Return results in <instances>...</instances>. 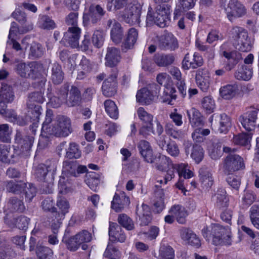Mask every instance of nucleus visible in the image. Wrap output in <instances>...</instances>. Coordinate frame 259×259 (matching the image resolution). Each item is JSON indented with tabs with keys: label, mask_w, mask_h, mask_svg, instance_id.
<instances>
[{
	"label": "nucleus",
	"mask_w": 259,
	"mask_h": 259,
	"mask_svg": "<svg viewBox=\"0 0 259 259\" xmlns=\"http://www.w3.org/2000/svg\"><path fill=\"white\" fill-rule=\"evenodd\" d=\"M214 116V115H212L209 118V121L211 122L212 128L220 133H227L232 125L230 118L225 113L221 114L215 116V120L213 122Z\"/></svg>",
	"instance_id": "obj_12"
},
{
	"label": "nucleus",
	"mask_w": 259,
	"mask_h": 259,
	"mask_svg": "<svg viewBox=\"0 0 259 259\" xmlns=\"http://www.w3.org/2000/svg\"><path fill=\"white\" fill-rule=\"evenodd\" d=\"M105 40V35L103 31L96 30L92 37V42L97 48H100L103 45Z\"/></svg>",
	"instance_id": "obj_49"
},
{
	"label": "nucleus",
	"mask_w": 259,
	"mask_h": 259,
	"mask_svg": "<svg viewBox=\"0 0 259 259\" xmlns=\"http://www.w3.org/2000/svg\"><path fill=\"white\" fill-rule=\"evenodd\" d=\"M238 87L236 84H227L220 89L221 96L225 99L229 100L235 96Z\"/></svg>",
	"instance_id": "obj_36"
},
{
	"label": "nucleus",
	"mask_w": 259,
	"mask_h": 259,
	"mask_svg": "<svg viewBox=\"0 0 259 259\" xmlns=\"http://www.w3.org/2000/svg\"><path fill=\"white\" fill-rule=\"evenodd\" d=\"M57 206L59 209L55 212V219L56 222L61 223V220L64 218L65 215L68 212L70 205L68 201L64 197L58 196L57 201Z\"/></svg>",
	"instance_id": "obj_23"
},
{
	"label": "nucleus",
	"mask_w": 259,
	"mask_h": 259,
	"mask_svg": "<svg viewBox=\"0 0 259 259\" xmlns=\"http://www.w3.org/2000/svg\"><path fill=\"white\" fill-rule=\"evenodd\" d=\"M204 153V150L201 146L197 144L194 145L192 149L191 157L196 163L198 164L203 160Z\"/></svg>",
	"instance_id": "obj_46"
},
{
	"label": "nucleus",
	"mask_w": 259,
	"mask_h": 259,
	"mask_svg": "<svg viewBox=\"0 0 259 259\" xmlns=\"http://www.w3.org/2000/svg\"><path fill=\"white\" fill-rule=\"evenodd\" d=\"M11 131L8 124L0 125V141L9 142L10 141Z\"/></svg>",
	"instance_id": "obj_64"
},
{
	"label": "nucleus",
	"mask_w": 259,
	"mask_h": 259,
	"mask_svg": "<svg viewBox=\"0 0 259 259\" xmlns=\"http://www.w3.org/2000/svg\"><path fill=\"white\" fill-rule=\"evenodd\" d=\"M188 164L181 163L176 166L177 171L180 177L185 179H189L193 176V172L187 168Z\"/></svg>",
	"instance_id": "obj_58"
},
{
	"label": "nucleus",
	"mask_w": 259,
	"mask_h": 259,
	"mask_svg": "<svg viewBox=\"0 0 259 259\" xmlns=\"http://www.w3.org/2000/svg\"><path fill=\"white\" fill-rule=\"evenodd\" d=\"M80 33L81 29L77 26L69 27L67 31L64 33L63 41L72 48H77L79 46Z\"/></svg>",
	"instance_id": "obj_18"
},
{
	"label": "nucleus",
	"mask_w": 259,
	"mask_h": 259,
	"mask_svg": "<svg viewBox=\"0 0 259 259\" xmlns=\"http://www.w3.org/2000/svg\"><path fill=\"white\" fill-rule=\"evenodd\" d=\"M239 120L246 131H252L259 125L258 112L255 110L247 111L239 117Z\"/></svg>",
	"instance_id": "obj_14"
},
{
	"label": "nucleus",
	"mask_w": 259,
	"mask_h": 259,
	"mask_svg": "<svg viewBox=\"0 0 259 259\" xmlns=\"http://www.w3.org/2000/svg\"><path fill=\"white\" fill-rule=\"evenodd\" d=\"M72 132L70 119L64 115H58L52 125L50 135L56 137H66Z\"/></svg>",
	"instance_id": "obj_6"
},
{
	"label": "nucleus",
	"mask_w": 259,
	"mask_h": 259,
	"mask_svg": "<svg viewBox=\"0 0 259 259\" xmlns=\"http://www.w3.org/2000/svg\"><path fill=\"white\" fill-rule=\"evenodd\" d=\"M104 107L108 115L112 118L116 119L118 117V109L115 102L111 100L104 102Z\"/></svg>",
	"instance_id": "obj_41"
},
{
	"label": "nucleus",
	"mask_w": 259,
	"mask_h": 259,
	"mask_svg": "<svg viewBox=\"0 0 259 259\" xmlns=\"http://www.w3.org/2000/svg\"><path fill=\"white\" fill-rule=\"evenodd\" d=\"M170 6L164 4L157 5L155 12H152V8L149 7L146 18L147 25L155 24L161 28L165 27L170 21Z\"/></svg>",
	"instance_id": "obj_2"
},
{
	"label": "nucleus",
	"mask_w": 259,
	"mask_h": 259,
	"mask_svg": "<svg viewBox=\"0 0 259 259\" xmlns=\"http://www.w3.org/2000/svg\"><path fill=\"white\" fill-rule=\"evenodd\" d=\"M44 52L45 49L40 44L33 42L30 47L29 57L32 59L39 58L44 55Z\"/></svg>",
	"instance_id": "obj_38"
},
{
	"label": "nucleus",
	"mask_w": 259,
	"mask_h": 259,
	"mask_svg": "<svg viewBox=\"0 0 259 259\" xmlns=\"http://www.w3.org/2000/svg\"><path fill=\"white\" fill-rule=\"evenodd\" d=\"M174 250L170 246H163L159 250V257L161 259H174Z\"/></svg>",
	"instance_id": "obj_63"
},
{
	"label": "nucleus",
	"mask_w": 259,
	"mask_h": 259,
	"mask_svg": "<svg viewBox=\"0 0 259 259\" xmlns=\"http://www.w3.org/2000/svg\"><path fill=\"white\" fill-rule=\"evenodd\" d=\"M118 70L117 68L111 69V74L103 82L102 87L103 94L107 97L114 96L117 92V78Z\"/></svg>",
	"instance_id": "obj_11"
},
{
	"label": "nucleus",
	"mask_w": 259,
	"mask_h": 259,
	"mask_svg": "<svg viewBox=\"0 0 259 259\" xmlns=\"http://www.w3.org/2000/svg\"><path fill=\"white\" fill-rule=\"evenodd\" d=\"M139 134L145 138L152 135H155L153 122L141 124V127L139 130Z\"/></svg>",
	"instance_id": "obj_62"
},
{
	"label": "nucleus",
	"mask_w": 259,
	"mask_h": 259,
	"mask_svg": "<svg viewBox=\"0 0 259 259\" xmlns=\"http://www.w3.org/2000/svg\"><path fill=\"white\" fill-rule=\"evenodd\" d=\"M56 170V166L54 163L48 166L41 163L35 168L34 175L37 181L41 182L47 180L49 176L54 177Z\"/></svg>",
	"instance_id": "obj_16"
},
{
	"label": "nucleus",
	"mask_w": 259,
	"mask_h": 259,
	"mask_svg": "<svg viewBox=\"0 0 259 259\" xmlns=\"http://www.w3.org/2000/svg\"><path fill=\"white\" fill-rule=\"evenodd\" d=\"M200 181L206 188H210L213 184V179L209 168L206 166H202L199 171Z\"/></svg>",
	"instance_id": "obj_28"
},
{
	"label": "nucleus",
	"mask_w": 259,
	"mask_h": 259,
	"mask_svg": "<svg viewBox=\"0 0 259 259\" xmlns=\"http://www.w3.org/2000/svg\"><path fill=\"white\" fill-rule=\"evenodd\" d=\"M15 95L11 85L2 83L0 89V100L11 103L14 100Z\"/></svg>",
	"instance_id": "obj_29"
},
{
	"label": "nucleus",
	"mask_w": 259,
	"mask_h": 259,
	"mask_svg": "<svg viewBox=\"0 0 259 259\" xmlns=\"http://www.w3.org/2000/svg\"><path fill=\"white\" fill-rule=\"evenodd\" d=\"M235 152L228 153V155L224 159L223 170L226 175H230L244 167L243 159Z\"/></svg>",
	"instance_id": "obj_8"
},
{
	"label": "nucleus",
	"mask_w": 259,
	"mask_h": 259,
	"mask_svg": "<svg viewBox=\"0 0 259 259\" xmlns=\"http://www.w3.org/2000/svg\"><path fill=\"white\" fill-rule=\"evenodd\" d=\"M42 67V64L37 62H31L28 63L21 62L16 65L15 70L21 77L32 78Z\"/></svg>",
	"instance_id": "obj_9"
},
{
	"label": "nucleus",
	"mask_w": 259,
	"mask_h": 259,
	"mask_svg": "<svg viewBox=\"0 0 259 259\" xmlns=\"http://www.w3.org/2000/svg\"><path fill=\"white\" fill-rule=\"evenodd\" d=\"M160 87L155 83L150 84L147 88H143L138 91L137 101L142 105H149L157 98Z\"/></svg>",
	"instance_id": "obj_7"
},
{
	"label": "nucleus",
	"mask_w": 259,
	"mask_h": 259,
	"mask_svg": "<svg viewBox=\"0 0 259 259\" xmlns=\"http://www.w3.org/2000/svg\"><path fill=\"white\" fill-rule=\"evenodd\" d=\"M40 104L34 102L33 106L32 108H28L29 110L27 118H29L33 122L38 121L39 116L41 114L40 109L41 108Z\"/></svg>",
	"instance_id": "obj_45"
},
{
	"label": "nucleus",
	"mask_w": 259,
	"mask_h": 259,
	"mask_svg": "<svg viewBox=\"0 0 259 259\" xmlns=\"http://www.w3.org/2000/svg\"><path fill=\"white\" fill-rule=\"evenodd\" d=\"M169 212L175 216L179 223L184 224L186 223V218L188 215V213L185 208L181 205H175L172 206Z\"/></svg>",
	"instance_id": "obj_32"
},
{
	"label": "nucleus",
	"mask_w": 259,
	"mask_h": 259,
	"mask_svg": "<svg viewBox=\"0 0 259 259\" xmlns=\"http://www.w3.org/2000/svg\"><path fill=\"white\" fill-rule=\"evenodd\" d=\"M33 140L34 138L33 137L28 136H25L20 140V150L22 156L27 157L29 155Z\"/></svg>",
	"instance_id": "obj_34"
},
{
	"label": "nucleus",
	"mask_w": 259,
	"mask_h": 259,
	"mask_svg": "<svg viewBox=\"0 0 259 259\" xmlns=\"http://www.w3.org/2000/svg\"><path fill=\"white\" fill-rule=\"evenodd\" d=\"M137 148L145 161L149 163L153 162V151L148 141L141 140L138 144Z\"/></svg>",
	"instance_id": "obj_25"
},
{
	"label": "nucleus",
	"mask_w": 259,
	"mask_h": 259,
	"mask_svg": "<svg viewBox=\"0 0 259 259\" xmlns=\"http://www.w3.org/2000/svg\"><path fill=\"white\" fill-rule=\"evenodd\" d=\"M252 138L251 133H241L234 136L233 143L235 145L249 147V143Z\"/></svg>",
	"instance_id": "obj_39"
},
{
	"label": "nucleus",
	"mask_w": 259,
	"mask_h": 259,
	"mask_svg": "<svg viewBox=\"0 0 259 259\" xmlns=\"http://www.w3.org/2000/svg\"><path fill=\"white\" fill-rule=\"evenodd\" d=\"M215 200V205L219 208L227 207L229 200L226 196V192L224 190H219L214 196Z\"/></svg>",
	"instance_id": "obj_42"
},
{
	"label": "nucleus",
	"mask_w": 259,
	"mask_h": 259,
	"mask_svg": "<svg viewBox=\"0 0 259 259\" xmlns=\"http://www.w3.org/2000/svg\"><path fill=\"white\" fill-rule=\"evenodd\" d=\"M109 235L112 241L124 242L126 239V235L121 226L116 223L110 222Z\"/></svg>",
	"instance_id": "obj_24"
},
{
	"label": "nucleus",
	"mask_w": 259,
	"mask_h": 259,
	"mask_svg": "<svg viewBox=\"0 0 259 259\" xmlns=\"http://www.w3.org/2000/svg\"><path fill=\"white\" fill-rule=\"evenodd\" d=\"M158 46L161 50L174 51L178 48L177 38L171 33H168L161 35L158 40Z\"/></svg>",
	"instance_id": "obj_17"
},
{
	"label": "nucleus",
	"mask_w": 259,
	"mask_h": 259,
	"mask_svg": "<svg viewBox=\"0 0 259 259\" xmlns=\"http://www.w3.org/2000/svg\"><path fill=\"white\" fill-rule=\"evenodd\" d=\"M64 78L61 66L57 63L53 64L51 69V80L54 84H60Z\"/></svg>",
	"instance_id": "obj_31"
},
{
	"label": "nucleus",
	"mask_w": 259,
	"mask_h": 259,
	"mask_svg": "<svg viewBox=\"0 0 259 259\" xmlns=\"http://www.w3.org/2000/svg\"><path fill=\"white\" fill-rule=\"evenodd\" d=\"M36 255L39 259H52L53 258V250L48 247L39 246L36 250Z\"/></svg>",
	"instance_id": "obj_53"
},
{
	"label": "nucleus",
	"mask_w": 259,
	"mask_h": 259,
	"mask_svg": "<svg viewBox=\"0 0 259 259\" xmlns=\"http://www.w3.org/2000/svg\"><path fill=\"white\" fill-rule=\"evenodd\" d=\"M249 217L252 224L259 229V205L255 204L250 207Z\"/></svg>",
	"instance_id": "obj_51"
},
{
	"label": "nucleus",
	"mask_w": 259,
	"mask_h": 259,
	"mask_svg": "<svg viewBox=\"0 0 259 259\" xmlns=\"http://www.w3.org/2000/svg\"><path fill=\"white\" fill-rule=\"evenodd\" d=\"M26 183L22 182H15L13 181L7 182L6 188L8 192L15 194H20L25 187Z\"/></svg>",
	"instance_id": "obj_37"
},
{
	"label": "nucleus",
	"mask_w": 259,
	"mask_h": 259,
	"mask_svg": "<svg viewBox=\"0 0 259 259\" xmlns=\"http://www.w3.org/2000/svg\"><path fill=\"white\" fill-rule=\"evenodd\" d=\"M105 257L110 259H119L121 253L119 250L113 245H108L104 253Z\"/></svg>",
	"instance_id": "obj_60"
},
{
	"label": "nucleus",
	"mask_w": 259,
	"mask_h": 259,
	"mask_svg": "<svg viewBox=\"0 0 259 259\" xmlns=\"http://www.w3.org/2000/svg\"><path fill=\"white\" fill-rule=\"evenodd\" d=\"M81 154L78 145L74 142H71L67 147L65 157L68 159H77L81 156Z\"/></svg>",
	"instance_id": "obj_43"
},
{
	"label": "nucleus",
	"mask_w": 259,
	"mask_h": 259,
	"mask_svg": "<svg viewBox=\"0 0 259 259\" xmlns=\"http://www.w3.org/2000/svg\"><path fill=\"white\" fill-rule=\"evenodd\" d=\"M85 180L86 184L91 189L94 191H97L100 183L99 174L95 172H90L88 173Z\"/></svg>",
	"instance_id": "obj_40"
},
{
	"label": "nucleus",
	"mask_w": 259,
	"mask_h": 259,
	"mask_svg": "<svg viewBox=\"0 0 259 259\" xmlns=\"http://www.w3.org/2000/svg\"><path fill=\"white\" fill-rule=\"evenodd\" d=\"M53 222L51 225L52 233L48 236V242L50 244L55 245L58 244L59 242L58 239V234L60 225L62 223L56 222L55 220H53Z\"/></svg>",
	"instance_id": "obj_44"
},
{
	"label": "nucleus",
	"mask_w": 259,
	"mask_h": 259,
	"mask_svg": "<svg viewBox=\"0 0 259 259\" xmlns=\"http://www.w3.org/2000/svg\"><path fill=\"white\" fill-rule=\"evenodd\" d=\"M44 101V98L41 92H34L29 95L27 106L28 108H32L33 106L34 102H35L36 103L41 104Z\"/></svg>",
	"instance_id": "obj_52"
},
{
	"label": "nucleus",
	"mask_w": 259,
	"mask_h": 259,
	"mask_svg": "<svg viewBox=\"0 0 259 259\" xmlns=\"http://www.w3.org/2000/svg\"><path fill=\"white\" fill-rule=\"evenodd\" d=\"M175 55L172 53H156L153 57V61L158 67H167L175 61Z\"/></svg>",
	"instance_id": "obj_22"
},
{
	"label": "nucleus",
	"mask_w": 259,
	"mask_h": 259,
	"mask_svg": "<svg viewBox=\"0 0 259 259\" xmlns=\"http://www.w3.org/2000/svg\"><path fill=\"white\" fill-rule=\"evenodd\" d=\"M173 166L171 161L168 157L165 155H160L158 158V161L156 163V167L160 171H165L167 168Z\"/></svg>",
	"instance_id": "obj_47"
},
{
	"label": "nucleus",
	"mask_w": 259,
	"mask_h": 259,
	"mask_svg": "<svg viewBox=\"0 0 259 259\" xmlns=\"http://www.w3.org/2000/svg\"><path fill=\"white\" fill-rule=\"evenodd\" d=\"M230 37L235 48L242 52H247L251 48V42L247 31L243 28L234 27L230 33Z\"/></svg>",
	"instance_id": "obj_3"
},
{
	"label": "nucleus",
	"mask_w": 259,
	"mask_h": 259,
	"mask_svg": "<svg viewBox=\"0 0 259 259\" xmlns=\"http://www.w3.org/2000/svg\"><path fill=\"white\" fill-rule=\"evenodd\" d=\"M53 111L52 110H47L45 121L42 124V130L46 133L50 135L51 131L52 129V126H49V124L52 121Z\"/></svg>",
	"instance_id": "obj_61"
},
{
	"label": "nucleus",
	"mask_w": 259,
	"mask_h": 259,
	"mask_svg": "<svg viewBox=\"0 0 259 259\" xmlns=\"http://www.w3.org/2000/svg\"><path fill=\"white\" fill-rule=\"evenodd\" d=\"M196 83L203 92H206L210 84V74L206 68H200L196 72Z\"/></svg>",
	"instance_id": "obj_19"
},
{
	"label": "nucleus",
	"mask_w": 259,
	"mask_h": 259,
	"mask_svg": "<svg viewBox=\"0 0 259 259\" xmlns=\"http://www.w3.org/2000/svg\"><path fill=\"white\" fill-rule=\"evenodd\" d=\"M252 70L246 67L238 69L235 73V77L239 80H248L252 76Z\"/></svg>",
	"instance_id": "obj_56"
},
{
	"label": "nucleus",
	"mask_w": 259,
	"mask_h": 259,
	"mask_svg": "<svg viewBox=\"0 0 259 259\" xmlns=\"http://www.w3.org/2000/svg\"><path fill=\"white\" fill-rule=\"evenodd\" d=\"M121 59V53L119 49L113 47L107 48L105 56L106 66L114 68V67L120 62Z\"/></svg>",
	"instance_id": "obj_20"
},
{
	"label": "nucleus",
	"mask_w": 259,
	"mask_h": 259,
	"mask_svg": "<svg viewBox=\"0 0 259 259\" xmlns=\"http://www.w3.org/2000/svg\"><path fill=\"white\" fill-rule=\"evenodd\" d=\"M225 11L231 21L235 18L242 17L246 13L244 6L237 0H230Z\"/></svg>",
	"instance_id": "obj_15"
},
{
	"label": "nucleus",
	"mask_w": 259,
	"mask_h": 259,
	"mask_svg": "<svg viewBox=\"0 0 259 259\" xmlns=\"http://www.w3.org/2000/svg\"><path fill=\"white\" fill-rule=\"evenodd\" d=\"M142 8V6L140 4H136L133 5L130 9H125L120 15L121 19L131 25L139 24Z\"/></svg>",
	"instance_id": "obj_10"
},
{
	"label": "nucleus",
	"mask_w": 259,
	"mask_h": 259,
	"mask_svg": "<svg viewBox=\"0 0 259 259\" xmlns=\"http://www.w3.org/2000/svg\"><path fill=\"white\" fill-rule=\"evenodd\" d=\"M81 103L80 92L75 86H71L69 91V98L66 100L65 104L69 107L78 106Z\"/></svg>",
	"instance_id": "obj_27"
},
{
	"label": "nucleus",
	"mask_w": 259,
	"mask_h": 259,
	"mask_svg": "<svg viewBox=\"0 0 259 259\" xmlns=\"http://www.w3.org/2000/svg\"><path fill=\"white\" fill-rule=\"evenodd\" d=\"M111 40L115 44H119L124 36V32L121 24L118 22H115L110 31Z\"/></svg>",
	"instance_id": "obj_35"
},
{
	"label": "nucleus",
	"mask_w": 259,
	"mask_h": 259,
	"mask_svg": "<svg viewBox=\"0 0 259 259\" xmlns=\"http://www.w3.org/2000/svg\"><path fill=\"white\" fill-rule=\"evenodd\" d=\"M236 149L229 147H223V142L221 140H214L210 145L208 147V152L211 159L217 160L223 154V153L236 152Z\"/></svg>",
	"instance_id": "obj_13"
},
{
	"label": "nucleus",
	"mask_w": 259,
	"mask_h": 259,
	"mask_svg": "<svg viewBox=\"0 0 259 259\" xmlns=\"http://www.w3.org/2000/svg\"><path fill=\"white\" fill-rule=\"evenodd\" d=\"M166 134L175 139H179L182 138V134L180 130L176 128L171 123H166L165 126Z\"/></svg>",
	"instance_id": "obj_59"
},
{
	"label": "nucleus",
	"mask_w": 259,
	"mask_h": 259,
	"mask_svg": "<svg viewBox=\"0 0 259 259\" xmlns=\"http://www.w3.org/2000/svg\"><path fill=\"white\" fill-rule=\"evenodd\" d=\"M137 113L142 124L153 122V115L147 112L143 107H139L137 109Z\"/></svg>",
	"instance_id": "obj_57"
},
{
	"label": "nucleus",
	"mask_w": 259,
	"mask_h": 259,
	"mask_svg": "<svg viewBox=\"0 0 259 259\" xmlns=\"http://www.w3.org/2000/svg\"><path fill=\"white\" fill-rule=\"evenodd\" d=\"M208 232L213 236L212 242L214 245L230 246L232 244V234L229 228L213 224Z\"/></svg>",
	"instance_id": "obj_5"
},
{
	"label": "nucleus",
	"mask_w": 259,
	"mask_h": 259,
	"mask_svg": "<svg viewBox=\"0 0 259 259\" xmlns=\"http://www.w3.org/2000/svg\"><path fill=\"white\" fill-rule=\"evenodd\" d=\"M190 123L193 126H199L204 124V117L200 112L194 108L187 111Z\"/></svg>",
	"instance_id": "obj_30"
},
{
	"label": "nucleus",
	"mask_w": 259,
	"mask_h": 259,
	"mask_svg": "<svg viewBox=\"0 0 259 259\" xmlns=\"http://www.w3.org/2000/svg\"><path fill=\"white\" fill-rule=\"evenodd\" d=\"M117 221L118 223L127 230H132L135 228L133 220L125 214H119Z\"/></svg>",
	"instance_id": "obj_50"
},
{
	"label": "nucleus",
	"mask_w": 259,
	"mask_h": 259,
	"mask_svg": "<svg viewBox=\"0 0 259 259\" xmlns=\"http://www.w3.org/2000/svg\"><path fill=\"white\" fill-rule=\"evenodd\" d=\"M138 33L137 30L132 28L128 30V33L122 42L121 50L123 52H126L128 50L132 49L137 41Z\"/></svg>",
	"instance_id": "obj_26"
},
{
	"label": "nucleus",
	"mask_w": 259,
	"mask_h": 259,
	"mask_svg": "<svg viewBox=\"0 0 259 259\" xmlns=\"http://www.w3.org/2000/svg\"><path fill=\"white\" fill-rule=\"evenodd\" d=\"M77 164L75 162L64 161L62 176L59 181V193L67 194L72 190L71 184L76 178Z\"/></svg>",
	"instance_id": "obj_1"
},
{
	"label": "nucleus",
	"mask_w": 259,
	"mask_h": 259,
	"mask_svg": "<svg viewBox=\"0 0 259 259\" xmlns=\"http://www.w3.org/2000/svg\"><path fill=\"white\" fill-rule=\"evenodd\" d=\"M39 27L44 29L51 30L56 28L55 22L48 16H42L39 20Z\"/></svg>",
	"instance_id": "obj_54"
},
{
	"label": "nucleus",
	"mask_w": 259,
	"mask_h": 259,
	"mask_svg": "<svg viewBox=\"0 0 259 259\" xmlns=\"http://www.w3.org/2000/svg\"><path fill=\"white\" fill-rule=\"evenodd\" d=\"M123 201L124 203L121 202L120 197L115 194L111 202V208L116 212L121 211L124 208L125 205H127L130 203L128 197L124 196Z\"/></svg>",
	"instance_id": "obj_48"
},
{
	"label": "nucleus",
	"mask_w": 259,
	"mask_h": 259,
	"mask_svg": "<svg viewBox=\"0 0 259 259\" xmlns=\"http://www.w3.org/2000/svg\"><path fill=\"white\" fill-rule=\"evenodd\" d=\"M182 67L185 70H188L190 68L195 69L202 66L203 59L202 57L197 53H194L192 57L189 53H187L182 61Z\"/></svg>",
	"instance_id": "obj_21"
},
{
	"label": "nucleus",
	"mask_w": 259,
	"mask_h": 259,
	"mask_svg": "<svg viewBox=\"0 0 259 259\" xmlns=\"http://www.w3.org/2000/svg\"><path fill=\"white\" fill-rule=\"evenodd\" d=\"M9 210L13 212L22 213L25 210V206L23 200L17 197H11L8 202Z\"/></svg>",
	"instance_id": "obj_33"
},
{
	"label": "nucleus",
	"mask_w": 259,
	"mask_h": 259,
	"mask_svg": "<svg viewBox=\"0 0 259 259\" xmlns=\"http://www.w3.org/2000/svg\"><path fill=\"white\" fill-rule=\"evenodd\" d=\"M202 108L208 113H211L215 108L214 101L210 96L204 97L201 102Z\"/></svg>",
	"instance_id": "obj_55"
},
{
	"label": "nucleus",
	"mask_w": 259,
	"mask_h": 259,
	"mask_svg": "<svg viewBox=\"0 0 259 259\" xmlns=\"http://www.w3.org/2000/svg\"><path fill=\"white\" fill-rule=\"evenodd\" d=\"M107 15L106 10L101 5L93 4L90 5L88 11L83 13V23L85 26L96 25Z\"/></svg>",
	"instance_id": "obj_4"
}]
</instances>
